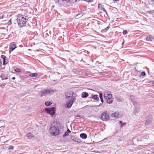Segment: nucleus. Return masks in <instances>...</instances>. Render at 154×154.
<instances>
[{
	"instance_id": "f257e3e1",
	"label": "nucleus",
	"mask_w": 154,
	"mask_h": 154,
	"mask_svg": "<svg viewBox=\"0 0 154 154\" xmlns=\"http://www.w3.org/2000/svg\"><path fill=\"white\" fill-rule=\"evenodd\" d=\"M29 18V17L25 15L18 14L16 19L18 26L20 27L25 26Z\"/></svg>"
},
{
	"instance_id": "f03ea898",
	"label": "nucleus",
	"mask_w": 154,
	"mask_h": 154,
	"mask_svg": "<svg viewBox=\"0 0 154 154\" xmlns=\"http://www.w3.org/2000/svg\"><path fill=\"white\" fill-rule=\"evenodd\" d=\"M60 127L61 125L59 122H53L50 126V132L53 135L57 136L58 135L59 133V128Z\"/></svg>"
},
{
	"instance_id": "7ed1b4c3",
	"label": "nucleus",
	"mask_w": 154,
	"mask_h": 154,
	"mask_svg": "<svg viewBox=\"0 0 154 154\" xmlns=\"http://www.w3.org/2000/svg\"><path fill=\"white\" fill-rule=\"evenodd\" d=\"M103 96L105 100L107 103L110 104L112 103V96L110 91H105Z\"/></svg>"
},
{
	"instance_id": "20e7f679",
	"label": "nucleus",
	"mask_w": 154,
	"mask_h": 154,
	"mask_svg": "<svg viewBox=\"0 0 154 154\" xmlns=\"http://www.w3.org/2000/svg\"><path fill=\"white\" fill-rule=\"evenodd\" d=\"M55 91V90H51L50 89H45L41 91L39 95L41 97H42L43 96L47 95L48 94H53Z\"/></svg>"
},
{
	"instance_id": "39448f33",
	"label": "nucleus",
	"mask_w": 154,
	"mask_h": 154,
	"mask_svg": "<svg viewBox=\"0 0 154 154\" xmlns=\"http://www.w3.org/2000/svg\"><path fill=\"white\" fill-rule=\"evenodd\" d=\"M101 118L103 121H107L109 120V117L106 112H105L101 114Z\"/></svg>"
},
{
	"instance_id": "423d86ee",
	"label": "nucleus",
	"mask_w": 154,
	"mask_h": 154,
	"mask_svg": "<svg viewBox=\"0 0 154 154\" xmlns=\"http://www.w3.org/2000/svg\"><path fill=\"white\" fill-rule=\"evenodd\" d=\"M45 111L47 113L51 115H54L55 113V108L52 107L50 108H46L45 109Z\"/></svg>"
},
{
	"instance_id": "0eeeda50",
	"label": "nucleus",
	"mask_w": 154,
	"mask_h": 154,
	"mask_svg": "<svg viewBox=\"0 0 154 154\" xmlns=\"http://www.w3.org/2000/svg\"><path fill=\"white\" fill-rule=\"evenodd\" d=\"M152 116L151 115H149L147 117V119L145 123L146 125H148L151 122Z\"/></svg>"
},
{
	"instance_id": "6e6552de",
	"label": "nucleus",
	"mask_w": 154,
	"mask_h": 154,
	"mask_svg": "<svg viewBox=\"0 0 154 154\" xmlns=\"http://www.w3.org/2000/svg\"><path fill=\"white\" fill-rule=\"evenodd\" d=\"M16 48V45L14 42H12L10 44L9 52L11 53Z\"/></svg>"
},
{
	"instance_id": "1a4fd4ad",
	"label": "nucleus",
	"mask_w": 154,
	"mask_h": 154,
	"mask_svg": "<svg viewBox=\"0 0 154 154\" xmlns=\"http://www.w3.org/2000/svg\"><path fill=\"white\" fill-rule=\"evenodd\" d=\"M74 93L72 91H70L69 92H67L65 94V96L66 99H69L71 96V95L72 94V96L73 95Z\"/></svg>"
},
{
	"instance_id": "9d476101",
	"label": "nucleus",
	"mask_w": 154,
	"mask_h": 154,
	"mask_svg": "<svg viewBox=\"0 0 154 154\" xmlns=\"http://www.w3.org/2000/svg\"><path fill=\"white\" fill-rule=\"evenodd\" d=\"M98 8L105 12L107 13V12L105 9L104 8L103 5L101 4H99L98 5Z\"/></svg>"
},
{
	"instance_id": "9b49d317",
	"label": "nucleus",
	"mask_w": 154,
	"mask_h": 154,
	"mask_svg": "<svg viewBox=\"0 0 154 154\" xmlns=\"http://www.w3.org/2000/svg\"><path fill=\"white\" fill-rule=\"evenodd\" d=\"M70 138L71 140L75 142L78 143L79 142L80 140L73 136H71L70 137Z\"/></svg>"
},
{
	"instance_id": "f8f14e48",
	"label": "nucleus",
	"mask_w": 154,
	"mask_h": 154,
	"mask_svg": "<svg viewBox=\"0 0 154 154\" xmlns=\"http://www.w3.org/2000/svg\"><path fill=\"white\" fill-rule=\"evenodd\" d=\"M154 39L153 36L150 35H149L146 38V40L148 41H152Z\"/></svg>"
},
{
	"instance_id": "ddd939ff",
	"label": "nucleus",
	"mask_w": 154,
	"mask_h": 154,
	"mask_svg": "<svg viewBox=\"0 0 154 154\" xmlns=\"http://www.w3.org/2000/svg\"><path fill=\"white\" fill-rule=\"evenodd\" d=\"M88 96V94L86 92H83L81 95V97L83 98H86Z\"/></svg>"
},
{
	"instance_id": "4468645a",
	"label": "nucleus",
	"mask_w": 154,
	"mask_h": 154,
	"mask_svg": "<svg viewBox=\"0 0 154 154\" xmlns=\"http://www.w3.org/2000/svg\"><path fill=\"white\" fill-rule=\"evenodd\" d=\"M27 138L29 139H31L34 136L31 133H28L26 135Z\"/></svg>"
},
{
	"instance_id": "2eb2a0df",
	"label": "nucleus",
	"mask_w": 154,
	"mask_h": 154,
	"mask_svg": "<svg viewBox=\"0 0 154 154\" xmlns=\"http://www.w3.org/2000/svg\"><path fill=\"white\" fill-rule=\"evenodd\" d=\"M91 98H93L94 100H95L97 101L99 100V99L98 97V95H92L91 97Z\"/></svg>"
},
{
	"instance_id": "dca6fc26",
	"label": "nucleus",
	"mask_w": 154,
	"mask_h": 154,
	"mask_svg": "<svg viewBox=\"0 0 154 154\" xmlns=\"http://www.w3.org/2000/svg\"><path fill=\"white\" fill-rule=\"evenodd\" d=\"M80 137L82 139H85L87 138V135L85 133H82L80 134Z\"/></svg>"
},
{
	"instance_id": "f3484780",
	"label": "nucleus",
	"mask_w": 154,
	"mask_h": 154,
	"mask_svg": "<svg viewBox=\"0 0 154 154\" xmlns=\"http://www.w3.org/2000/svg\"><path fill=\"white\" fill-rule=\"evenodd\" d=\"M73 104L72 102L71 101H69L66 104V107L69 109L70 108Z\"/></svg>"
},
{
	"instance_id": "a211bd4d",
	"label": "nucleus",
	"mask_w": 154,
	"mask_h": 154,
	"mask_svg": "<svg viewBox=\"0 0 154 154\" xmlns=\"http://www.w3.org/2000/svg\"><path fill=\"white\" fill-rule=\"evenodd\" d=\"M119 114L117 112H115L111 114V116L113 117H119Z\"/></svg>"
},
{
	"instance_id": "6ab92c4d",
	"label": "nucleus",
	"mask_w": 154,
	"mask_h": 154,
	"mask_svg": "<svg viewBox=\"0 0 154 154\" xmlns=\"http://www.w3.org/2000/svg\"><path fill=\"white\" fill-rule=\"evenodd\" d=\"M70 133L71 131H70V130L69 129H68L65 132V133L63 135V137H65L69 135L68 134H69Z\"/></svg>"
},
{
	"instance_id": "aec40b11",
	"label": "nucleus",
	"mask_w": 154,
	"mask_h": 154,
	"mask_svg": "<svg viewBox=\"0 0 154 154\" xmlns=\"http://www.w3.org/2000/svg\"><path fill=\"white\" fill-rule=\"evenodd\" d=\"M139 111V107H136L133 111V112L135 115H136L137 113H138Z\"/></svg>"
},
{
	"instance_id": "412c9836",
	"label": "nucleus",
	"mask_w": 154,
	"mask_h": 154,
	"mask_svg": "<svg viewBox=\"0 0 154 154\" xmlns=\"http://www.w3.org/2000/svg\"><path fill=\"white\" fill-rule=\"evenodd\" d=\"M1 77L2 80L7 79L8 78L6 77V76L4 74H2L1 75Z\"/></svg>"
},
{
	"instance_id": "4be33fe9",
	"label": "nucleus",
	"mask_w": 154,
	"mask_h": 154,
	"mask_svg": "<svg viewBox=\"0 0 154 154\" xmlns=\"http://www.w3.org/2000/svg\"><path fill=\"white\" fill-rule=\"evenodd\" d=\"M133 105L136 107H138L139 106L138 103L135 100H134L132 102Z\"/></svg>"
},
{
	"instance_id": "5701e85b",
	"label": "nucleus",
	"mask_w": 154,
	"mask_h": 154,
	"mask_svg": "<svg viewBox=\"0 0 154 154\" xmlns=\"http://www.w3.org/2000/svg\"><path fill=\"white\" fill-rule=\"evenodd\" d=\"M38 75V74L36 73H32L30 74L29 75V76L31 77H35Z\"/></svg>"
},
{
	"instance_id": "b1692460",
	"label": "nucleus",
	"mask_w": 154,
	"mask_h": 154,
	"mask_svg": "<svg viewBox=\"0 0 154 154\" xmlns=\"http://www.w3.org/2000/svg\"><path fill=\"white\" fill-rule=\"evenodd\" d=\"M109 29V27L108 26L107 27H106V28H105L104 29L102 30L101 31V32L102 33L105 32H107V31Z\"/></svg>"
},
{
	"instance_id": "393cba45",
	"label": "nucleus",
	"mask_w": 154,
	"mask_h": 154,
	"mask_svg": "<svg viewBox=\"0 0 154 154\" xmlns=\"http://www.w3.org/2000/svg\"><path fill=\"white\" fill-rule=\"evenodd\" d=\"M5 125L4 121L2 120H0V127L3 126Z\"/></svg>"
},
{
	"instance_id": "a878e982",
	"label": "nucleus",
	"mask_w": 154,
	"mask_h": 154,
	"mask_svg": "<svg viewBox=\"0 0 154 154\" xmlns=\"http://www.w3.org/2000/svg\"><path fill=\"white\" fill-rule=\"evenodd\" d=\"M52 104V103L50 101H46L45 103V105L47 106H49Z\"/></svg>"
},
{
	"instance_id": "bb28decb",
	"label": "nucleus",
	"mask_w": 154,
	"mask_h": 154,
	"mask_svg": "<svg viewBox=\"0 0 154 154\" xmlns=\"http://www.w3.org/2000/svg\"><path fill=\"white\" fill-rule=\"evenodd\" d=\"M7 57L4 60H3V63L4 65L8 63V60L7 59Z\"/></svg>"
},
{
	"instance_id": "cd10ccee",
	"label": "nucleus",
	"mask_w": 154,
	"mask_h": 154,
	"mask_svg": "<svg viewBox=\"0 0 154 154\" xmlns=\"http://www.w3.org/2000/svg\"><path fill=\"white\" fill-rule=\"evenodd\" d=\"M129 99L132 102L134 100H135V98L132 96H130Z\"/></svg>"
},
{
	"instance_id": "c85d7f7f",
	"label": "nucleus",
	"mask_w": 154,
	"mask_h": 154,
	"mask_svg": "<svg viewBox=\"0 0 154 154\" xmlns=\"http://www.w3.org/2000/svg\"><path fill=\"white\" fill-rule=\"evenodd\" d=\"M76 98L72 96L71 97L70 100L69 101H71L73 103L74 102Z\"/></svg>"
},
{
	"instance_id": "c756f323",
	"label": "nucleus",
	"mask_w": 154,
	"mask_h": 154,
	"mask_svg": "<svg viewBox=\"0 0 154 154\" xmlns=\"http://www.w3.org/2000/svg\"><path fill=\"white\" fill-rule=\"evenodd\" d=\"M119 123L121 124V127H122L123 126L125 125L126 124V122H124L123 123L121 121H120L119 122Z\"/></svg>"
},
{
	"instance_id": "7c9ffc66",
	"label": "nucleus",
	"mask_w": 154,
	"mask_h": 154,
	"mask_svg": "<svg viewBox=\"0 0 154 154\" xmlns=\"http://www.w3.org/2000/svg\"><path fill=\"white\" fill-rule=\"evenodd\" d=\"M15 71L17 72H20L21 70L20 69L18 68H17L15 69Z\"/></svg>"
},
{
	"instance_id": "2f4dec72",
	"label": "nucleus",
	"mask_w": 154,
	"mask_h": 154,
	"mask_svg": "<svg viewBox=\"0 0 154 154\" xmlns=\"http://www.w3.org/2000/svg\"><path fill=\"white\" fill-rule=\"evenodd\" d=\"M1 57L3 59V60L5 59L7 57L5 55H2L1 56Z\"/></svg>"
},
{
	"instance_id": "473e14b6",
	"label": "nucleus",
	"mask_w": 154,
	"mask_h": 154,
	"mask_svg": "<svg viewBox=\"0 0 154 154\" xmlns=\"http://www.w3.org/2000/svg\"><path fill=\"white\" fill-rule=\"evenodd\" d=\"M122 33L123 35H125L127 34V31L126 30H124Z\"/></svg>"
},
{
	"instance_id": "72a5a7b5",
	"label": "nucleus",
	"mask_w": 154,
	"mask_h": 154,
	"mask_svg": "<svg viewBox=\"0 0 154 154\" xmlns=\"http://www.w3.org/2000/svg\"><path fill=\"white\" fill-rule=\"evenodd\" d=\"M99 94L100 98H103V94L102 93H100Z\"/></svg>"
},
{
	"instance_id": "f704fd0d",
	"label": "nucleus",
	"mask_w": 154,
	"mask_h": 154,
	"mask_svg": "<svg viewBox=\"0 0 154 154\" xmlns=\"http://www.w3.org/2000/svg\"><path fill=\"white\" fill-rule=\"evenodd\" d=\"M146 74V73L144 72H141V75H142L145 76Z\"/></svg>"
},
{
	"instance_id": "c9c22d12",
	"label": "nucleus",
	"mask_w": 154,
	"mask_h": 154,
	"mask_svg": "<svg viewBox=\"0 0 154 154\" xmlns=\"http://www.w3.org/2000/svg\"><path fill=\"white\" fill-rule=\"evenodd\" d=\"M5 84H2L1 85H0V87H2V88H3L5 87Z\"/></svg>"
},
{
	"instance_id": "e433bc0d",
	"label": "nucleus",
	"mask_w": 154,
	"mask_h": 154,
	"mask_svg": "<svg viewBox=\"0 0 154 154\" xmlns=\"http://www.w3.org/2000/svg\"><path fill=\"white\" fill-rule=\"evenodd\" d=\"M149 83L150 84H152L153 85H154V81H150L149 82Z\"/></svg>"
},
{
	"instance_id": "4c0bfd02",
	"label": "nucleus",
	"mask_w": 154,
	"mask_h": 154,
	"mask_svg": "<svg viewBox=\"0 0 154 154\" xmlns=\"http://www.w3.org/2000/svg\"><path fill=\"white\" fill-rule=\"evenodd\" d=\"M9 148L10 149H14V147L13 146H9Z\"/></svg>"
},
{
	"instance_id": "58836bf2",
	"label": "nucleus",
	"mask_w": 154,
	"mask_h": 154,
	"mask_svg": "<svg viewBox=\"0 0 154 154\" xmlns=\"http://www.w3.org/2000/svg\"><path fill=\"white\" fill-rule=\"evenodd\" d=\"M89 74L88 73H85L84 75L85 76H88L89 75Z\"/></svg>"
},
{
	"instance_id": "ea45409f",
	"label": "nucleus",
	"mask_w": 154,
	"mask_h": 154,
	"mask_svg": "<svg viewBox=\"0 0 154 154\" xmlns=\"http://www.w3.org/2000/svg\"><path fill=\"white\" fill-rule=\"evenodd\" d=\"M100 99L101 102H102V103H103V98H100Z\"/></svg>"
},
{
	"instance_id": "a19ab883",
	"label": "nucleus",
	"mask_w": 154,
	"mask_h": 154,
	"mask_svg": "<svg viewBox=\"0 0 154 154\" xmlns=\"http://www.w3.org/2000/svg\"><path fill=\"white\" fill-rule=\"evenodd\" d=\"M2 65V62L1 60H0V67H1Z\"/></svg>"
},
{
	"instance_id": "79ce46f5",
	"label": "nucleus",
	"mask_w": 154,
	"mask_h": 154,
	"mask_svg": "<svg viewBox=\"0 0 154 154\" xmlns=\"http://www.w3.org/2000/svg\"><path fill=\"white\" fill-rule=\"evenodd\" d=\"M81 116H81L77 114L76 115V117H81Z\"/></svg>"
},
{
	"instance_id": "37998d69",
	"label": "nucleus",
	"mask_w": 154,
	"mask_h": 154,
	"mask_svg": "<svg viewBox=\"0 0 154 154\" xmlns=\"http://www.w3.org/2000/svg\"><path fill=\"white\" fill-rule=\"evenodd\" d=\"M12 80H14L15 79V77H13L12 78Z\"/></svg>"
},
{
	"instance_id": "c03bdc74",
	"label": "nucleus",
	"mask_w": 154,
	"mask_h": 154,
	"mask_svg": "<svg viewBox=\"0 0 154 154\" xmlns=\"http://www.w3.org/2000/svg\"><path fill=\"white\" fill-rule=\"evenodd\" d=\"M119 0H114V1L117 2V1H119Z\"/></svg>"
},
{
	"instance_id": "a18cd8bd",
	"label": "nucleus",
	"mask_w": 154,
	"mask_h": 154,
	"mask_svg": "<svg viewBox=\"0 0 154 154\" xmlns=\"http://www.w3.org/2000/svg\"><path fill=\"white\" fill-rule=\"evenodd\" d=\"M124 43V41H123V42H122V45H123Z\"/></svg>"
},
{
	"instance_id": "49530a36",
	"label": "nucleus",
	"mask_w": 154,
	"mask_h": 154,
	"mask_svg": "<svg viewBox=\"0 0 154 154\" xmlns=\"http://www.w3.org/2000/svg\"><path fill=\"white\" fill-rule=\"evenodd\" d=\"M97 152L98 153V152Z\"/></svg>"
},
{
	"instance_id": "de8ad7c7",
	"label": "nucleus",
	"mask_w": 154,
	"mask_h": 154,
	"mask_svg": "<svg viewBox=\"0 0 154 154\" xmlns=\"http://www.w3.org/2000/svg\"><path fill=\"white\" fill-rule=\"evenodd\" d=\"M153 153H154V152H153Z\"/></svg>"
}]
</instances>
